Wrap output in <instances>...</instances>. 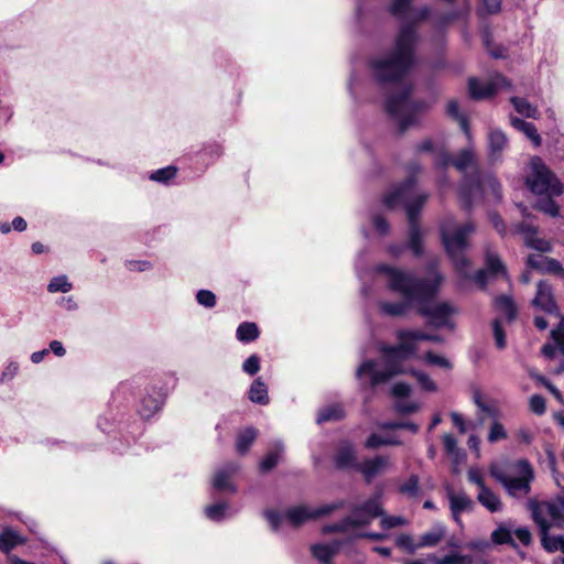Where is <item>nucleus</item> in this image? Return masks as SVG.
<instances>
[{
  "label": "nucleus",
  "mask_w": 564,
  "mask_h": 564,
  "mask_svg": "<svg viewBox=\"0 0 564 564\" xmlns=\"http://www.w3.org/2000/svg\"><path fill=\"white\" fill-rule=\"evenodd\" d=\"M376 272L389 278L388 289L402 295V302H382L380 310L383 314L400 317L405 315L411 304L431 303L440 293L444 281L442 273L435 268H429V278L417 276L412 272L380 263Z\"/></svg>",
  "instance_id": "nucleus-1"
},
{
  "label": "nucleus",
  "mask_w": 564,
  "mask_h": 564,
  "mask_svg": "<svg viewBox=\"0 0 564 564\" xmlns=\"http://www.w3.org/2000/svg\"><path fill=\"white\" fill-rule=\"evenodd\" d=\"M415 37L412 26L400 28L392 50L384 56L368 61L373 80L379 86L400 84L415 64Z\"/></svg>",
  "instance_id": "nucleus-2"
},
{
  "label": "nucleus",
  "mask_w": 564,
  "mask_h": 564,
  "mask_svg": "<svg viewBox=\"0 0 564 564\" xmlns=\"http://www.w3.org/2000/svg\"><path fill=\"white\" fill-rule=\"evenodd\" d=\"M455 227V219L447 216L440 221L438 232L441 243L454 270L459 274H466L467 269L470 267V260L466 256L469 248L468 236L476 230L473 221H467L455 228L454 232L451 229Z\"/></svg>",
  "instance_id": "nucleus-3"
},
{
  "label": "nucleus",
  "mask_w": 564,
  "mask_h": 564,
  "mask_svg": "<svg viewBox=\"0 0 564 564\" xmlns=\"http://www.w3.org/2000/svg\"><path fill=\"white\" fill-rule=\"evenodd\" d=\"M413 89V85L408 84L399 93L389 95L384 101L386 112L398 120L400 134L410 127L419 124V115L431 107L425 99H412Z\"/></svg>",
  "instance_id": "nucleus-4"
},
{
  "label": "nucleus",
  "mask_w": 564,
  "mask_h": 564,
  "mask_svg": "<svg viewBox=\"0 0 564 564\" xmlns=\"http://www.w3.org/2000/svg\"><path fill=\"white\" fill-rule=\"evenodd\" d=\"M527 187L535 195H562L564 187L554 172L538 155L530 160V173L525 177Z\"/></svg>",
  "instance_id": "nucleus-5"
},
{
  "label": "nucleus",
  "mask_w": 564,
  "mask_h": 564,
  "mask_svg": "<svg viewBox=\"0 0 564 564\" xmlns=\"http://www.w3.org/2000/svg\"><path fill=\"white\" fill-rule=\"evenodd\" d=\"M397 345L382 344L379 351L383 356L386 366L397 370H404L402 362L415 357L417 345L413 341L410 329H399L395 333Z\"/></svg>",
  "instance_id": "nucleus-6"
},
{
  "label": "nucleus",
  "mask_w": 564,
  "mask_h": 564,
  "mask_svg": "<svg viewBox=\"0 0 564 564\" xmlns=\"http://www.w3.org/2000/svg\"><path fill=\"white\" fill-rule=\"evenodd\" d=\"M519 477H511L502 471H492V476L503 485L509 495L516 497L519 494L527 496L531 491V482L534 479V470L525 458L516 462Z\"/></svg>",
  "instance_id": "nucleus-7"
},
{
  "label": "nucleus",
  "mask_w": 564,
  "mask_h": 564,
  "mask_svg": "<svg viewBox=\"0 0 564 564\" xmlns=\"http://www.w3.org/2000/svg\"><path fill=\"white\" fill-rule=\"evenodd\" d=\"M416 312L420 316L427 318L429 325L435 328H455L451 316L456 313V308L447 302H441L434 305H430V303L419 304Z\"/></svg>",
  "instance_id": "nucleus-8"
},
{
  "label": "nucleus",
  "mask_w": 564,
  "mask_h": 564,
  "mask_svg": "<svg viewBox=\"0 0 564 564\" xmlns=\"http://www.w3.org/2000/svg\"><path fill=\"white\" fill-rule=\"evenodd\" d=\"M346 506L345 500H337L329 505L322 506L315 510L310 511L305 506H297L286 510L285 518L294 528H299L306 521L317 519L319 517L328 516L335 510L341 509Z\"/></svg>",
  "instance_id": "nucleus-9"
},
{
  "label": "nucleus",
  "mask_w": 564,
  "mask_h": 564,
  "mask_svg": "<svg viewBox=\"0 0 564 564\" xmlns=\"http://www.w3.org/2000/svg\"><path fill=\"white\" fill-rule=\"evenodd\" d=\"M531 305L547 315L561 316V310L556 302L554 289L549 280H540Z\"/></svg>",
  "instance_id": "nucleus-10"
},
{
  "label": "nucleus",
  "mask_w": 564,
  "mask_h": 564,
  "mask_svg": "<svg viewBox=\"0 0 564 564\" xmlns=\"http://www.w3.org/2000/svg\"><path fill=\"white\" fill-rule=\"evenodd\" d=\"M380 495L371 497L360 505H354L350 508V517L355 521L354 528L369 525L373 519L383 516V509L379 502Z\"/></svg>",
  "instance_id": "nucleus-11"
},
{
  "label": "nucleus",
  "mask_w": 564,
  "mask_h": 564,
  "mask_svg": "<svg viewBox=\"0 0 564 564\" xmlns=\"http://www.w3.org/2000/svg\"><path fill=\"white\" fill-rule=\"evenodd\" d=\"M482 193V181L478 171L465 175L458 187V197L462 208L469 213L474 207L477 195Z\"/></svg>",
  "instance_id": "nucleus-12"
},
{
  "label": "nucleus",
  "mask_w": 564,
  "mask_h": 564,
  "mask_svg": "<svg viewBox=\"0 0 564 564\" xmlns=\"http://www.w3.org/2000/svg\"><path fill=\"white\" fill-rule=\"evenodd\" d=\"M376 361L373 359L365 360L357 369L356 377L361 378L365 375H370V387L376 388L380 383L389 381L391 378L405 373V370H397L386 366L384 370H376Z\"/></svg>",
  "instance_id": "nucleus-13"
},
{
  "label": "nucleus",
  "mask_w": 564,
  "mask_h": 564,
  "mask_svg": "<svg viewBox=\"0 0 564 564\" xmlns=\"http://www.w3.org/2000/svg\"><path fill=\"white\" fill-rule=\"evenodd\" d=\"M525 267L542 274H552L562 279L564 278L563 264L557 259L547 256L531 253L525 259Z\"/></svg>",
  "instance_id": "nucleus-14"
},
{
  "label": "nucleus",
  "mask_w": 564,
  "mask_h": 564,
  "mask_svg": "<svg viewBox=\"0 0 564 564\" xmlns=\"http://www.w3.org/2000/svg\"><path fill=\"white\" fill-rule=\"evenodd\" d=\"M416 180L414 176L406 177L403 182L398 184L392 191L388 192L382 197V204L388 209H394L403 203L405 196L414 188Z\"/></svg>",
  "instance_id": "nucleus-15"
},
{
  "label": "nucleus",
  "mask_w": 564,
  "mask_h": 564,
  "mask_svg": "<svg viewBox=\"0 0 564 564\" xmlns=\"http://www.w3.org/2000/svg\"><path fill=\"white\" fill-rule=\"evenodd\" d=\"M389 465V457L384 455H377L372 458H366L358 465L357 471L364 477L367 484H371L372 480L383 473L384 468Z\"/></svg>",
  "instance_id": "nucleus-16"
},
{
  "label": "nucleus",
  "mask_w": 564,
  "mask_h": 564,
  "mask_svg": "<svg viewBox=\"0 0 564 564\" xmlns=\"http://www.w3.org/2000/svg\"><path fill=\"white\" fill-rule=\"evenodd\" d=\"M467 84L469 98L476 101L490 99L498 93V87L492 82L481 83L477 77H469Z\"/></svg>",
  "instance_id": "nucleus-17"
},
{
  "label": "nucleus",
  "mask_w": 564,
  "mask_h": 564,
  "mask_svg": "<svg viewBox=\"0 0 564 564\" xmlns=\"http://www.w3.org/2000/svg\"><path fill=\"white\" fill-rule=\"evenodd\" d=\"M334 463L339 470L354 469L357 471L359 463L354 446L350 443L341 445L334 455Z\"/></svg>",
  "instance_id": "nucleus-18"
},
{
  "label": "nucleus",
  "mask_w": 564,
  "mask_h": 564,
  "mask_svg": "<svg viewBox=\"0 0 564 564\" xmlns=\"http://www.w3.org/2000/svg\"><path fill=\"white\" fill-rule=\"evenodd\" d=\"M494 308L506 317L507 323H512L518 317V307L511 295L500 294L494 300Z\"/></svg>",
  "instance_id": "nucleus-19"
},
{
  "label": "nucleus",
  "mask_w": 564,
  "mask_h": 564,
  "mask_svg": "<svg viewBox=\"0 0 564 564\" xmlns=\"http://www.w3.org/2000/svg\"><path fill=\"white\" fill-rule=\"evenodd\" d=\"M341 547L340 541H333L329 544L317 543L311 546L312 555L322 564H330Z\"/></svg>",
  "instance_id": "nucleus-20"
},
{
  "label": "nucleus",
  "mask_w": 564,
  "mask_h": 564,
  "mask_svg": "<svg viewBox=\"0 0 564 564\" xmlns=\"http://www.w3.org/2000/svg\"><path fill=\"white\" fill-rule=\"evenodd\" d=\"M26 539L23 538L19 532L11 528H4L0 532V551L9 554L13 549L19 545L25 544Z\"/></svg>",
  "instance_id": "nucleus-21"
},
{
  "label": "nucleus",
  "mask_w": 564,
  "mask_h": 564,
  "mask_svg": "<svg viewBox=\"0 0 564 564\" xmlns=\"http://www.w3.org/2000/svg\"><path fill=\"white\" fill-rule=\"evenodd\" d=\"M406 248L411 250L415 258L424 254V242L421 225L409 226Z\"/></svg>",
  "instance_id": "nucleus-22"
},
{
  "label": "nucleus",
  "mask_w": 564,
  "mask_h": 564,
  "mask_svg": "<svg viewBox=\"0 0 564 564\" xmlns=\"http://www.w3.org/2000/svg\"><path fill=\"white\" fill-rule=\"evenodd\" d=\"M429 199V194H419L410 203L405 205V213L409 221V226L420 225V215Z\"/></svg>",
  "instance_id": "nucleus-23"
},
{
  "label": "nucleus",
  "mask_w": 564,
  "mask_h": 564,
  "mask_svg": "<svg viewBox=\"0 0 564 564\" xmlns=\"http://www.w3.org/2000/svg\"><path fill=\"white\" fill-rule=\"evenodd\" d=\"M449 502H451V510H452L453 517H454L455 521L458 523L462 522L460 517H459L460 513L464 511L471 510L473 506H474L473 500L464 494H460V495L452 494L449 496Z\"/></svg>",
  "instance_id": "nucleus-24"
},
{
  "label": "nucleus",
  "mask_w": 564,
  "mask_h": 564,
  "mask_svg": "<svg viewBox=\"0 0 564 564\" xmlns=\"http://www.w3.org/2000/svg\"><path fill=\"white\" fill-rule=\"evenodd\" d=\"M248 395L250 401L257 404L267 405L270 401L268 387L260 377L252 381Z\"/></svg>",
  "instance_id": "nucleus-25"
},
{
  "label": "nucleus",
  "mask_w": 564,
  "mask_h": 564,
  "mask_svg": "<svg viewBox=\"0 0 564 564\" xmlns=\"http://www.w3.org/2000/svg\"><path fill=\"white\" fill-rule=\"evenodd\" d=\"M558 195H542L533 204V209L541 212L551 217L560 215V205L554 200Z\"/></svg>",
  "instance_id": "nucleus-26"
},
{
  "label": "nucleus",
  "mask_w": 564,
  "mask_h": 564,
  "mask_svg": "<svg viewBox=\"0 0 564 564\" xmlns=\"http://www.w3.org/2000/svg\"><path fill=\"white\" fill-rule=\"evenodd\" d=\"M260 336L259 327L253 322H242L236 330V337L240 343L248 344L257 340Z\"/></svg>",
  "instance_id": "nucleus-27"
},
{
  "label": "nucleus",
  "mask_w": 564,
  "mask_h": 564,
  "mask_svg": "<svg viewBox=\"0 0 564 564\" xmlns=\"http://www.w3.org/2000/svg\"><path fill=\"white\" fill-rule=\"evenodd\" d=\"M446 113L448 117H451L453 120H455L459 123L464 133L469 138L470 137L469 119L465 113L460 112L459 105H458L457 100L451 99L447 102Z\"/></svg>",
  "instance_id": "nucleus-28"
},
{
  "label": "nucleus",
  "mask_w": 564,
  "mask_h": 564,
  "mask_svg": "<svg viewBox=\"0 0 564 564\" xmlns=\"http://www.w3.org/2000/svg\"><path fill=\"white\" fill-rule=\"evenodd\" d=\"M413 8V0H392L389 7V12L398 20L408 21L411 17Z\"/></svg>",
  "instance_id": "nucleus-29"
},
{
  "label": "nucleus",
  "mask_w": 564,
  "mask_h": 564,
  "mask_svg": "<svg viewBox=\"0 0 564 564\" xmlns=\"http://www.w3.org/2000/svg\"><path fill=\"white\" fill-rule=\"evenodd\" d=\"M430 14H431V9L427 6H423L419 9H414V11H412V13H411V18L400 26V28H404L406 25L412 26V29L414 31L415 46L417 45V42H419L417 25L421 22L427 20Z\"/></svg>",
  "instance_id": "nucleus-30"
},
{
  "label": "nucleus",
  "mask_w": 564,
  "mask_h": 564,
  "mask_svg": "<svg viewBox=\"0 0 564 564\" xmlns=\"http://www.w3.org/2000/svg\"><path fill=\"white\" fill-rule=\"evenodd\" d=\"M490 539L492 543L497 545L507 544L513 550L519 547L518 543L512 538L511 530L503 524L498 525V528L491 532Z\"/></svg>",
  "instance_id": "nucleus-31"
},
{
  "label": "nucleus",
  "mask_w": 564,
  "mask_h": 564,
  "mask_svg": "<svg viewBox=\"0 0 564 564\" xmlns=\"http://www.w3.org/2000/svg\"><path fill=\"white\" fill-rule=\"evenodd\" d=\"M163 400L153 395H145L141 400L139 413L144 419L152 417L158 411L161 410Z\"/></svg>",
  "instance_id": "nucleus-32"
},
{
  "label": "nucleus",
  "mask_w": 564,
  "mask_h": 564,
  "mask_svg": "<svg viewBox=\"0 0 564 564\" xmlns=\"http://www.w3.org/2000/svg\"><path fill=\"white\" fill-rule=\"evenodd\" d=\"M478 501L491 512L499 511L501 508L499 497L486 486L479 490Z\"/></svg>",
  "instance_id": "nucleus-33"
},
{
  "label": "nucleus",
  "mask_w": 564,
  "mask_h": 564,
  "mask_svg": "<svg viewBox=\"0 0 564 564\" xmlns=\"http://www.w3.org/2000/svg\"><path fill=\"white\" fill-rule=\"evenodd\" d=\"M257 437V431L253 427H248L240 432L236 440V448L240 455H245L250 449Z\"/></svg>",
  "instance_id": "nucleus-34"
},
{
  "label": "nucleus",
  "mask_w": 564,
  "mask_h": 564,
  "mask_svg": "<svg viewBox=\"0 0 564 564\" xmlns=\"http://www.w3.org/2000/svg\"><path fill=\"white\" fill-rule=\"evenodd\" d=\"M510 102L512 104L517 112L525 116L527 118L538 119L540 116L538 107L532 106L525 98L511 97Z\"/></svg>",
  "instance_id": "nucleus-35"
},
{
  "label": "nucleus",
  "mask_w": 564,
  "mask_h": 564,
  "mask_svg": "<svg viewBox=\"0 0 564 564\" xmlns=\"http://www.w3.org/2000/svg\"><path fill=\"white\" fill-rule=\"evenodd\" d=\"M345 417V410L341 404H332L318 412L317 422L340 421Z\"/></svg>",
  "instance_id": "nucleus-36"
},
{
  "label": "nucleus",
  "mask_w": 564,
  "mask_h": 564,
  "mask_svg": "<svg viewBox=\"0 0 564 564\" xmlns=\"http://www.w3.org/2000/svg\"><path fill=\"white\" fill-rule=\"evenodd\" d=\"M488 274L491 276L501 275L505 279H508V270L507 267L501 261L500 257L497 254H487L486 256V269Z\"/></svg>",
  "instance_id": "nucleus-37"
},
{
  "label": "nucleus",
  "mask_w": 564,
  "mask_h": 564,
  "mask_svg": "<svg viewBox=\"0 0 564 564\" xmlns=\"http://www.w3.org/2000/svg\"><path fill=\"white\" fill-rule=\"evenodd\" d=\"M475 164V155L470 149H463L453 159L452 165L458 171L464 172L467 167Z\"/></svg>",
  "instance_id": "nucleus-38"
},
{
  "label": "nucleus",
  "mask_w": 564,
  "mask_h": 564,
  "mask_svg": "<svg viewBox=\"0 0 564 564\" xmlns=\"http://www.w3.org/2000/svg\"><path fill=\"white\" fill-rule=\"evenodd\" d=\"M282 451V447H276L269 452L259 464L260 471L263 474L271 471L279 464Z\"/></svg>",
  "instance_id": "nucleus-39"
},
{
  "label": "nucleus",
  "mask_w": 564,
  "mask_h": 564,
  "mask_svg": "<svg viewBox=\"0 0 564 564\" xmlns=\"http://www.w3.org/2000/svg\"><path fill=\"white\" fill-rule=\"evenodd\" d=\"M429 560L435 564H471V557L469 555L458 553L447 554L443 557L430 555Z\"/></svg>",
  "instance_id": "nucleus-40"
},
{
  "label": "nucleus",
  "mask_w": 564,
  "mask_h": 564,
  "mask_svg": "<svg viewBox=\"0 0 564 564\" xmlns=\"http://www.w3.org/2000/svg\"><path fill=\"white\" fill-rule=\"evenodd\" d=\"M213 486L215 489H217L219 491H230V492L237 491L236 486L230 481L229 474L225 470H220V471L216 473V475L214 477Z\"/></svg>",
  "instance_id": "nucleus-41"
},
{
  "label": "nucleus",
  "mask_w": 564,
  "mask_h": 564,
  "mask_svg": "<svg viewBox=\"0 0 564 564\" xmlns=\"http://www.w3.org/2000/svg\"><path fill=\"white\" fill-rule=\"evenodd\" d=\"M177 171L178 170L176 166L169 165L152 172L150 175V180L158 183L167 184L171 180H173L176 176Z\"/></svg>",
  "instance_id": "nucleus-42"
},
{
  "label": "nucleus",
  "mask_w": 564,
  "mask_h": 564,
  "mask_svg": "<svg viewBox=\"0 0 564 564\" xmlns=\"http://www.w3.org/2000/svg\"><path fill=\"white\" fill-rule=\"evenodd\" d=\"M443 536L444 530L442 528L425 532L420 536L419 546L420 549L426 546H436L442 541Z\"/></svg>",
  "instance_id": "nucleus-43"
},
{
  "label": "nucleus",
  "mask_w": 564,
  "mask_h": 564,
  "mask_svg": "<svg viewBox=\"0 0 564 564\" xmlns=\"http://www.w3.org/2000/svg\"><path fill=\"white\" fill-rule=\"evenodd\" d=\"M399 492L409 497H416L420 492V478L411 475L405 482L399 487Z\"/></svg>",
  "instance_id": "nucleus-44"
},
{
  "label": "nucleus",
  "mask_w": 564,
  "mask_h": 564,
  "mask_svg": "<svg viewBox=\"0 0 564 564\" xmlns=\"http://www.w3.org/2000/svg\"><path fill=\"white\" fill-rule=\"evenodd\" d=\"M227 508L228 503L225 501L213 503L205 508V514L212 521H220L224 519Z\"/></svg>",
  "instance_id": "nucleus-45"
},
{
  "label": "nucleus",
  "mask_w": 564,
  "mask_h": 564,
  "mask_svg": "<svg viewBox=\"0 0 564 564\" xmlns=\"http://www.w3.org/2000/svg\"><path fill=\"white\" fill-rule=\"evenodd\" d=\"M409 373L417 380L423 390L429 392H435L437 390L436 383L430 378L427 373L416 369H411Z\"/></svg>",
  "instance_id": "nucleus-46"
},
{
  "label": "nucleus",
  "mask_w": 564,
  "mask_h": 564,
  "mask_svg": "<svg viewBox=\"0 0 564 564\" xmlns=\"http://www.w3.org/2000/svg\"><path fill=\"white\" fill-rule=\"evenodd\" d=\"M525 246L530 249L536 250L542 253H551L553 245L550 240L544 238L534 237L533 239H525Z\"/></svg>",
  "instance_id": "nucleus-47"
},
{
  "label": "nucleus",
  "mask_w": 564,
  "mask_h": 564,
  "mask_svg": "<svg viewBox=\"0 0 564 564\" xmlns=\"http://www.w3.org/2000/svg\"><path fill=\"white\" fill-rule=\"evenodd\" d=\"M70 290H72V283L68 282V280L65 275H58V276L53 278L47 285V291L51 293H55V292L66 293V292H69Z\"/></svg>",
  "instance_id": "nucleus-48"
},
{
  "label": "nucleus",
  "mask_w": 564,
  "mask_h": 564,
  "mask_svg": "<svg viewBox=\"0 0 564 564\" xmlns=\"http://www.w3.org/2000/svg\"><path fill=\"white\" fill-rule=\"evenodd\" d=\"M494 337L496 341V346L498 349L506 348L507 341H506V332L502 327V322L500 318H495L491 322Z\"/></svg>",
  "instance_id": "nucleus-49"
},
{
  "label": "nucleus",
  "mask_w": 564,
  "mask_h": 564,
  "mask_svg": "<svg viewBox=\"0 0 564 564\" xmlns=\"http://www.w3.org/2000/svg\"><path fill=\"white\" fill-rule=\"evenodd\" d=\"M507 143V138L500 130H494L489 133V147L491 152H500Z\"/></svg>",
  "instance_id": "nucleus-50"
},
{
  "label": "nucleus",
  "mask_w": 564,
  "mask_h": 564,
  "mask_svg": "<svg viewBox=\"0 0 564 564\" xmlns=\"http://www.w3.org/2000/svg\"><path fill=\"white\" fill-rule=\"evenodd\" d=\"M395 545L409 554H413L417 549H420L419 542L415 544L412 536L406 533H401L398 535L395 539Z\"/></svg>",
  "instance_id": "nucleus-51"
},
{
  "label": "nucleus",
  "mask_w": 564,
  "mask_h": 564,
  "mask_svg": "<svg viewBox=\"0 0 564 564\" xmlns=\"http://www.w3.org/2000/svg\"><path fill=\"white\" fill-rule=\"evenodd\" d=\"M410 335L416 345L417 341H432L436 344H442L444 341L441 335L429 334L423 330L410 329Z\"/></svg>",
  "instance_id": "nucleus-52"
},
{
  "label": "nucleus",
  "mask_w": 564,
  "mask_h": 564,
  "mask_svg": "<svg viewBox=\"0 0 564 564\" xmlns=\"http://www.w3.org/2000/svg\"><path fill=\"white\" fill-rule=\"evenodd\" d=\"M424 360L426 364L432 365V366H438V367L445 368V369L452 368V364L447 358L440 356V355L433 352L432 350H429L425 352Z\"/></svg>",
  "instance_id": "nucleus-53"
},
{
  "label": "nucleus",
  "mask_w": 564,
  "mask_h": 564,
  "mask_svg": "<svg viewBox=\"0 0 564 564\" xmlns=\"http://www.w3.org/2000/svg\"><path fill=\"white\" fill-rule=\"evenodd\" d=\"M530 411L536 415H542L546 411V401L545 398L541 394H533L529 400Z\"/></svg>",
  "instance_id": "nucleus-54"
},
{
  "label": "nucleus",
  "mask_w": 564,
  "mask_h": 564,
  "mask_svg": "<svg viewBox=\"0 0 564 564\" xmlns=\"http://www.w3.org/2000/svg\"><path fill=\"white\" fill-rule=\"evenodd\" d=\"M516 231L523 236V241L525 242V239L536 237L539 228L532 224L520 221L516 225Z\"/></svg>",
  "instance_id": "nucleus-55"
},
{
  "label": "nucleus",
  "mask_w": 564,
  "mask_h": 564,
  "mask_svg": "<svg viewBox=\"0 0 564 564\" xmlns=\"http://www.w3.org/2000/svg\"><path fill=\"white\" fill-rule=\"evenodd\" d=\"M505 438H507V432L505 426L500 422L495 421L490 426L488 441L490 443H495Z\"/></svg>",
  "instance_id": "nucleus-56"
},
{
  "label": "nucleus",
  "mask_w": 564,
  "mask_h": 564,
  "mask_svg": "<svg viewBox=\"0 0 564 564\" xmlns=\"http://www.w3.org/2000/svg\"><path fill=\"white\" fill-rule=\"evenodd\" d=\"M196 301L208 308H213L217 303L216 295L209 290H199L196 293Z\"/></svg>",
  "instance_id": "nucleus-57"
},
{
  "label": "nucleus",
  "mask_w": 564,
  "mask_h": 564,
  "mask_svg": "<svg viewBox=\"0 0 564 564\" xmlns=\"http://www.w3.org/2000/svg\"><path fill=\"white\" fill-rule=\"evenodd\" d=\"M263 517L269 522L271 530L278 532L282 523L281 513L273 509H267L263 511Z\"/></svg>",
  "instance_id": "nucleus-58"
},
{
  "label": "nucleus",
  "mask_w": 564,
  "mask_h": 564,
  "mask_svg": "<svg viewBox=\"0 0 564 564\" xmlns=\"http://www.w3.org/2000/svg\"><path fill=\"white\" fill-rule=\"evenodd\" d=\"M242 370L250 376H254L260 370L259 356L256 354L249 356L242 364Z\"/></svg>",
  "instance_id": "nucleus-59"
},
{
  "label": "nucleus",
  "mask_w": 564,
  "mask_h": 564,
  "mask_svg": "<svg viewBox=\"0 0 564 564\" xmlns=\"http://www.w3.org/2000/svg\"><path fill=\"white\" fill-rule=\"evenodd\" d=\"M558 538L560 535L550 536L549 532L541 534V544L543 549L549 553L556 552L560 547V542L557 541Z\"/></svg>",
  "instance_id": "nucleus-60"
},
{
  "label": "nucleus",
  "mask_w": 564,
  "mask_h": 564,
  "mask_svg": "<svg viewBox=\"0 0 564 564\" xmlns=\"http://www.w3.org/2000/svg\"><path fill=\"white\" fill-rule=\"evenodd\" d=\"M200 154L210 159H217L223 154V147L217 142L207 143L200 150Z\"/></svg>",
  "instance_id": "nucleus-61"
},
{
  "label": "nucleus",
  "mask_w": 564,
  "mask_h": 564,
  "mask_svg": "<svg viewBox=\"0 0 564 564\" xmlns=\"http://www.w3.org/2000/svg\"><path fill=\"white\" fill-rule=\"evenodd\" d=\"M405 523L404 518L399 516H386L381 519L380 525L384 530L393 529L397 527H401Z\"/></svg>",
  "instance_id": "nucleus-62"
},
{
  "label": "nucleus",
  "mask_w": 564,
  "mask_h": 564,
  "mask_svg": "<svg viewBox=\"0 0 564 564\" xmlns=\"http://www.w3.org/2000/svg\"><path fill=\"white\" fill-rule=\"evenodd\" d=\"M372 226L382 236L387 235L390 230V224L382 215H375L372 218Z\"/></svg>",
  "instance_id": "nucleus-63"
},
{
  "label": "nucleus",
  "mask_w": 564,
  "mask_h": 564,
  "mask_svg": "<svg viewBox=\"0 0 564 564\" xmlns=\"http://www.w3.org/2000/svg\"><path fill=\"white\" fill-rule=\"evenodd\" d=\"M521 131L533 142L535 147L541 145L542 138L532 122H529Z\"/></svg>",
  "instance_id": "nucleus-64"
}]
</instances>
